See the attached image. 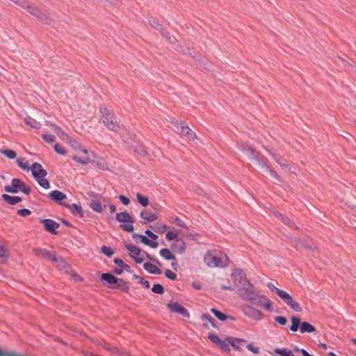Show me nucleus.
<instances>
[{
	"instance_id": "1",
	"label": "nucleus",
	"mask_w": 356,
	"mask_h": 356,
	"mask_svg": "<svg viewBox=\"0 0 356 356\" xmlns=\"http://www.w3.org/2000/svg\"><path fill=\"white\" fill-rule=\"evenodd\" d=\"M206 264L211 268H225L229 265V258L227 255L217 256L212 252H208L204 257Z\"/></svg>"
},
{
	"instance_id": "2",
	"label": "nucleus",
	"mask_w": 356,
	"mask_h": 356,
	"mask_svg": "<svg viewBox=\"0 0 356 356\" xmlns=\"http://www.w3.org/2000/svg\"><path fill=\"white\" fill-rule=\"evenodd\" d=\"M241 149L250 159L256 161L264 171L266 172V167H270V165L266 158L261 156L260 154L250 145H243Z\"/></svg>"
},
{
	"instance_id": "3",
	"label": "nucleus",
	"mask_w": 356,
	"mask_h": 356,
	"mask_svg": "<svg viewBox=\"0 0 356 356\" xmlns=\"http://www.w3.org/2000/svg\"><path fill=\"white\" fill-rule=\"evenodd\" d=\"M298 329L302 334L306 332L311 333L316 330L314 326L308 322L304 321L301 323L300 319L298 317L292 316L290 330L292 332H297Z\"/></svg>"
},
{
	"instance_id": "4",
	"label": "nucleus",
	"mask_w": 356,
	"mask_h": 356,
	"mask_svg": "<svg viewBox=\"0 0 356 356\" xmlns=\"http://www.w3.org/2000/svg\"><path fill=\"white\" fill-rule=\"evenodd\" d=\"M125 248L129 252V256L137 263V264H141L145 261V257L144 254L150 260L153 259L151 258V257L149 255L148 253L144 252L142 253V250L138 247L131 244L127 243L125 245Z\"/></svg>"
},
{
	"instance_id": "5",
	"label": "nucleus",
	"mask_w": 356,
	"mask_h": 356,
	"mask_svg": "<svg viewBox=\"0 0 356 356\" xmlns=\"http://www.w3.org/2000/svg\"><path fill=\"white\" fill-rule=\"evenodd\" d=\"M4 189L7 193H16L19 191H22L26 195H29L31 193L30 188L27 187L22 181L17 178L12 180L11 186H6Z\"/></svg>"
},
{
	"instance_id": "6",
	"label": "nucleus",
	"mask_w": 356,
	"mask_h": 356,
	"mask_svg": "<svg viewBox=\"0 0 356 356\" xmlns=\"http://www.w3.org/2000/svg\"><path fill=\"white\" fill-rule=\"evenodd\" d=\"M116 220L120 222H124L120 225V227L127 232H131L134 230V220L127 211L120 212L116 214Z\"/></svg>"
},
{
	"instance_id": "7",
	"label": "nucleus",
	"mask_w": 356,
	"mask_h": 356,
	"mask_svg": "<svg viewBox=\"0 0 356 356\" xmlns=\"http://www.w3.org/2000/svg\"><path fill=\"white\" fill-rule=\"evenodd\" d=\"M277 296L286 304L291 309L296 312H300L302 310L300 305L298 302L294 300L292 296L287 292L283 290L277 291Z\"/></svg>"
},
{
	"instance_id": "8",
	"label": "nucleus",
	"mask_w": 356,
	"mask_h": 356,
	"mask_svg": "<svg viewBox=\"0 0 356 356\" xmlns=\"http://www.w3.org/2000/svg\"><path fill=\"white\" fill-rule=\"evenodd\" d=\"M249 301L252 305L262 307L268 311L272 310V302L266 296H260L254 293Z\"/></svg>"
},
{
	"instance_id": "9",
	"label": "nucleus",
	"mask_w": 356,
	"mask_h": 356,
	"mask_svg": "<svg viewBox=\"0 0 356 356\" xmlns=\"http://www.w3.org/2000/svg\"><path fill=\"white\" fill-rule=\"evenodd\" d=\"M254 293V286L250 281L246 282L245 284L239 286L238 289V296L245 300L249 301Z\"/></svg>"
},
{
	"instance_id": "10",
	"label": "nucleus",
	"mask_w": 356,
	"mask_h": 356,
	"mask_svg": "<svg viewBox=\"0 0 356 356\" xmlns=\"http://www.w3.org/2000/svg\"><path fill=\"white\" fill-rule=\"evenodd\" d=\"M172 123L176 126L177 131L186 136L188 139L193 140L196 138L195 133L188 127L186 122H179L177 120H175Z\"/></svg>"
},
{
	"instance_id": "11",
	"label": "nucleus",
	"mask_w": 356,
	"mask_h": 356,
	"mask_svg": "<svg viewBox=\"0 0 356 356\" xmlns=\"http://www.w3.org/2000/svg\"><path fill=\"white\" fill-rule=\"evenodd\" d=\"M231 277L233 280L234 284L239 287L245 284L249 280L246 278V275L241 269H235L232 271Z\"/></svg>"
},
{
	"instance_id": "12",
	"label": "nucleus",
	"mask_w": 356,
	"mask_h": 356,
	"mask_svg": "<svg viewBox=\"0 0 356 356\" xmlns=\"http://www.w3.org/2000/svg\"><path fill=\"white\" fill-rule=\"evenodd\" d=\"M242 309L245 316L253 320L259 321L263 318V314L250 305H243Z\"/></svg>"
},
{
	"instance_id": "13",
	"label": "nucleus",
	"mask_w": 356,
	"mask_h": 356,
	"mask_svg": "<svg viewBox=\"0 0 356 356\" xmlns=\"http://www.w3.org/2000/svg\"><path fill=\"white\" fill-rule=\"evenodd\" d=\"M49 197L52 200H54V202L58 203L59 204H60L62 206H64L65 207H70V204L63 202V200L67 199V196L65 194H64L63 193H62L60 191L55 190V191H51L49 194Z\"/></svg>"
},
{
	"instance_id": "14",
	"label": "nucleus",
	"mask_w": 356,
	"mask_h": 356,
	"mask_svg": "<svg viewBox=\"0 0 356 356\" xmlns=\"http://www.w3.org/2000/svg\"><path fill=\"white\" fill-rule=\"evenodd\" d=\"M30 170L32 172V175L35 179L41 177H45L47 175V172L42 168V166L38 163H33L30 166Z\"/></svg>"
},
{
	"instance_id": "15",
	"label": "nucleus",
	"mask_w": 356,
	"mask_h": 356,
	"mask_svg": "<svg viewBox=\"0 0 356 356\" xmlns=\"http://www.w3.org/2000/svg\"><path fill=\"white\" fill-rule=\"evenodd\" d=\"M102 122L109 130L116 132L120 128V124L114 115L108 118L103 119Z\"/></svg>"
},
{
	"instance_id": "16",
	"label": "nucleus",
	"mask_w": 356,
	"mask_h": 356,
	"mask_svg": "<svg viewBox=\"0 0 356 356\" xmlns=\"http://www.w3.org/2000/svg\"><path fill=\"white\" fill-rule=\"evenodd\" d=\"M168 307L172 312L177 313V314H179L182 315L184 317H188L189 316V313L188 312V311L183 306H181L179 303H178L177 302H169L168 304Z\"/></svg>"
},
{
	"instance_id": "17",
	"label": "nucleus",
	"mask_w": 356,
	"mask_h": 356,
	"mask_svg": "<svg viewBox=\"0 0 356 356\" xmlns=\"http://www.w3.org/2000/svg\"><path fill=\"white\" fill-rule=\"evenodd\" d=\"M41 222L43 224L44 229L51 234H56V229L60 227L58 222L51 219H44Z\"/></svg>"
},
{
	"instance_id": "18",
	"label": "nucleus",
	"mask_w": 356,
	"mask_h": 356,
	"mask_svg": "<svg viewBox=\"0 0 356 356\" xmlns=\"http://www.w3.org/2000/svg\"><path fill=\"white\" fill-rule=\"evenodd\" d=\"M101 280L105 281L106 283H103L105 286H115L118 280V278L111 275V273H103L101 276Z\"/></svg>"
},
{
	"instance_id": "19",
	"label": "nucleus",
	"mask_w": 356,
	"mask_h": 356,
	"mask_svg": "<svg viewBox=\"0 0 356 356\" xmlns=\"http://www.w3.org/2000/svg\"><path fill=\"white\" fill-rule=\"evenodd\" d=\"M171 248L175 252L182 254L186 249V243L182 239H177L172 245Z\"/></svg>"
},
{
	"instance_id": "20",
	"label": "nucleus",
	"mask_w": 356,
	"mask_h": 356,
	"mask_svg": "<svg viewBox=\"0 0 356 356\" xmlns=\"http://www.w3.org/2000/svg\"><path fill=\"white\" fill-rule=\"evenodd\" d=\"M140 216L145 222H153L158 218V216L156 213H152L147 209L143 210Z\"/></svg>"
},
{
	"instance_id": "21",
	"label": "nucleus",
	"mask_w": 356,
	"mask_h": 356,
	"mask_svg": "<svg viewBox=\"0 0 356 356\" xmlns=\"http://www.w3.org/2000/svg\"><path fill=\"white\" fill-rule=\"evenodd\" d=\"M33 252L37 257H42L44 259H49L51 261L54 254H52L51 252L42 248H35L33 250Z\"/></svg>"
},
{
	"instance_id": "22",
	"label": "nucleus",
	"mask_w": 356,
	"mask_h": 356,
	"mask_svg": "<svg viewBox=\"0 0 356 356\" xmlns=\"http://www.w3.org/2000/svg\"><path fill=\"white\" fill-rule=\"evenodd\" d=\"M82 152L84 154L83 156H79L74 155L72 158L74 161H75L79 163L85 165V164L88 163L90 162V159L89 156L88 155V150L83 149Z\"/></svg>"
},
{
	"instance_id": "23",
	"label": "nucleus",
	"mask_w": 356,
	"mask_h": 356,
	"mask_svg": "<svg viewBox=\"0 0 356 356\" xmlns=\"http://www.w3.org/2000/svg\"><path fill=\"white\" fill-rule=\"evenodd\" d=\"M143 268L145 270H147L150 274L154 275H161V270L157 268L155 265L152 264L149 262H146L143 265Z\"/></svg>"
},
{
	"instance_id": "24",
	"label": "nucleus",
	"mask_w": 356,
	"mask_h": 356,
	"mask_svg": "<svg viewBox=\"0 0 356 356\" xmlns=\"http://www.w3.org/2000/svg\"><path fill=\"white\" fill-rule=\"evenodd\" d=\"M108 288L118 289L123 292H128L129 287L127 283L122 279H118L115 286H107Z\"/></svg>"
},
{
	"instance_id": "25",
	"label": "nucleus",
	"mask_w": 356,
	"mask_h": 356,
	"mask_svg": "<svg viewBox=\"0 0 356 356\" xmlns=\"http://www.w3.org/2000/svg\"><path fill=\"white\" fill-rule=\"evenodd\" d=\"M2 199L10 205H15V204L22 202V198L20 197H18V196L13 197L9 195H7V194H3L2 195Z\"/></svg>"
},
{
	"instance_id": "26",
	"label": "nucleus",
	"mask_w": 356,
	"mask_h": 356,
	"mask_svg": "<svg viewBox=\"0 0 356 356\" xmlns=\"http://www.w3.org/2000/svg\"><path fill=\"white\" fill-rule=\"evenodd\" d=\"M51 261L59 269H64L66 267V263L63 258L60 256L54 254Z\"/></svg>"
},
{
	"instance_id": "27",
	"label": "nucleus",
	"mask_w": 356,
	"mask_h": 356,
	"mask_svg": "<svg viewBox=\"0 0 356 356\" xmlns=\"http://www.w3.org/2000/svg\"><path fill=\"white\" fill-rule=\"evenodd\" d=\"M273 158L275 159V161L277 162L278 165H280L283 168H289V165L286 163V161L278 154L274 153V152H270Z\"/></svg>"
},
{
	"instance_id": "28",
	"label": "nucleus",
	"mask_w": 356,
	"mask_h": 356,
	"mask_svg": "<svg viewBox=\"0 0 356 356\" xmlns=\"http://www.w3.org/2000/svg\"><path fill=\"white\" fill-rule=\"evenodd\" d=\"M24 122L33 129H40L41 128V124L31 117L26 118L24 119Z\"/></svg>"
},
{
	"instance_id": "29",
	"label": "nucleus",
	"mask_w": 356,
	"mask_h": 356,
	"mask_svg": "<svg viewBox=\"0 0 356 356\" xmlns=\"http://www.w3.org/2000/svg\"><path fill=\"white\" fill-rule=\"evenodd\" d=\"M245 342L246 341L243 339L229 337V343L231 346L236 350H241L240 346L244 344Z\"/></svg>"
},
{
	"instance_id": "30",
	"label": "nucleus",
	"mask_w": 356,
	"mask_h": 356,
	"mask_svg": "<svg viewBox=\"0 0 356 356\" xmlns=\"http://www.w3.org/2000/svg\"><path fill=\"white\" fill-rule=\"evenodd\" d=\"M100 113L102 115V120L108 118L114 115L113 111L105 105H103L100 107Z\"/></svg>"
},
{
	"instance_id": "31",
	"label": "nucleus",
	"mask_w": 356,
	"mask_h": 356,
	"mask_svg": "<svg viewBox=\"0 0 356 356\" xmlns=\"http://www.w3.org/2000/svg\"><path fill=\"white\" fill-rule=\"evenodd\" d=\"M160 254L162 257L165 259L166 260H172L175 259V257L168 248H163L160 250Z\"/></svg>"
},
{
	"instance_id": "32",
	"label": "nucleus",
	"mask_w": 356,
	"mask_h": 356,
	"mask_svg": "<svg viewBox=\"0 0 356 356\" xmlns=\"http://www.w3.org/2000/svg\"><path fill=\"white\" fill-rule=\"evenodd\" d=\"M54 127V131L55 133L64 141H67L69 139L68 135L65 133L59 127L51 124Z\"/></svg>"
},
{
	"instance_id": "33",
	"label": "nucleus",
	"mask_w": 356,
	"mask_h": 356,
	"mask_svg": "<svg viewBox=\"0 0 356 356\" xmlns=\"http://www.w3.org/2000/svg\"><path fill=\"white\" fill-rule=\"evenodd\" d=\"M275 215L276 216V217L280 219L284 224L288 225L289 227H293V222L291 221V220L286 217V216H284L282 213H278V212H276L275 213Z\"/></svg>"
},
{
	"instance_id": "34",
	"label": "nucleus",
	"mask_w": 356,
	"mask_h": 356,
	"mask_svg": "<svg viewBox=\"0 0 356 356\" xmlns=\"http://www.w3.org/2000/svg\"><path fill=\"white\" fill-rule=\"evenodd\" d=\"M114 263L121 269L124 270L127 272H131V268L129 265L125 264L121 259H115Z\"/></svg>"
},
{
	"instance_id": "35",
	"label": "nucleus",
	"mask_w": 356,
	"mask_h": 356,
	"mask_svg": "<svg viewBox=\"0 0 356 356\" xmlns=\"http://www.w3.org/2000/svg\"><path fill=\"white\" fill-rule=\"evenodd\" d=\"M90 207L92 209V210H94L95 211H97V212H102V204L101 202L99 201V200H92L91 202H90Z\"/></svg>"
},
{
	"instance_id": "36",
	"label": "nucleus",
	"mask_w": 356,
	"mask_h": 356,
	"mask_svg": "<svg viewBox=\"0 0 356 356\" xmlns=\"http://www.w3.org/2000/svg\"><path fill=\"white\" fill-rule=\"evenodd\" d=\"M211 312L215 315L216 318L222 321H225L228 318V316L225 314L217 310L216 309L213 308L211 309Z\"/></svg>"
},
{
	"instance_id": "37",
	"label": "nucleus",
	"mask_w": 356,
	"mask_h": 356,
	"mask_svg": "<svg viewBox=\"0 0 356 356\" xmlns=\"http://www.w3.org/2000/svg\"><path fill=\"white\" fill-rule=\"evenodd\" d=\"M132 236L136 243L140 241L141 243L146 245V243H148L149 242V238H147L145 236L134 233L133 234Z\"/></svg>"
},
{
	"instance_id": "38",
	"label": "nucleus",
	"mask_w": 356,
	"mask_h": 356,
	"mask_svg": "<svg viewBox=\"0 0 356 356\" xmlns=\"http://www.w3.org/2000/svg\"><path fill=\"white\" fill-rule=\"evenodd\" d=\"M229 346H231L229 343V337L227 338L225 340H222L221 342L219 343L218 346L220 347L222 350H223L225 352H229L230 348Z\"/></svg>"
},
{
	"instance_id": "39",
	"label": "nucleus",
	"mask_w": 356,
	"mask_h": 356,
	"mask_svg": "<svg viewBox=\"0 0 356 356\" xmlns=\"http://www.w3.org/2000/svg\"><path fill=\"white\" fill-rule=\"evenodd\" d=\"M275 352L281 356H294L293 352L286 348H276Z\"/></svg>"
},
{
	"instance_id": "40",
	"label": "nucleus",
	"mask_w": 356,
	"mask_h": 356,
	"mask_svg": "<svg viewBox=\"0 0 356 356\" xmlns=\"http://www.w3.org/2000/svg\"><path fill=\"white\" fill-rule=\"evenodd\" d=\"M134 278L138 282L140 283V284H142V286L146 289H149L150 285H149V282L147 281V280H144L142 277L139 276V275H134Z\"/></svg>"
},
{
	"instance_id": "41",
	"label": "nucleus",
	"mask_w": 356,
	"mask_h": 356,
	"mask_svg": "<svg viewBox=\"0 0 356 356\" xmlns=\"http://www.w3.org/2000/svg\"><path fill=\"white\" fill-rule=\"evenodd\" d=\"M266 172H268L270 175L277 181V183L282 182V179L280 175L275 171L271 169L270 167H266Z\"/></svg>"
},
{
	"instance_id": "42",
	"label": "nucleus",
	"mask_w": 356,
	"mask_h": 356,
	"mask_svg": "<svg viewBox=\"0 0 356 356\" xmlns=\"http://www.w3.org/2000/svg\"><path fill=\"white\" fill-rule=\"evenodd\" d=\"M72 213L74 215H77V214H79L81 215V216H83L82 214V208L77 205L76 204H73L72 205H70V207H68Z\"/></svg>"
},
{
	"instance_id": "43",
	"label": "nucleus",
	"mask_w": 356,
	"mask_h": 356,
	"mask_svg": "<svg viewBox=\"0 0 356 356\" xmlns=\"http://www.w3.org/2000/svg\"><path fill=\"white\" fill-rule=\"evenodd\" d=\"M161 33L171 44H175V42L177 41L176 38L174 36L170 35V33L166 31H165V30H161Z\"/></svg>"
},
{
	"instance_id": "44",
	"label": "nucleus",
	"mask_w": 356,
	"mask_h": 356,
	"mask_svg": "<svg viewBox=\"0 0 356 356\" xmlns=\"http://www.w3.org/2000/svg\"><path fill=\"white\" fill-rule=\"evenodd\" d=\"M136 197L138 202L143 207H146L149 204V200L147 197L140 195V193L136 194Z\"/></svg>"
},
{
	"instance_id": "45",
	"label": "nucleus",
	"mask_w": 356,
	"mask_h": 356,
	"mask_svg": "<svg viewBox=\"0 0 356 356\" xmlns=\"http://www.w3.org/2000/svg\"><path fill=\"white\" fill-rule=\"evenodd\" d=\"M2 154L8 157V159H13L16 157L17 153L12 149H3L1 152Z\"/></svg>"
},
{
	"instance_id": "46",
	"label": "nucleus",
	"mask_w": 356,
	"mask_h": 356,
	"mask_svg": "<svg viewBox=\"0 0 356 356\" xmlns=\"http://www.w3.org/2000/svg\"><path fill=\"white\" fill-rule=\"evenodd\" d=\"M35 179L37 180L39 185L42 188L47 189L50 187V184L49 181L44 179V177H41Z\"/></svg>"
},
{
	"instance_id": "47",
	"label": "nucleus",
	"mask_w": 356,
	"mask_h": 356,
	"mask_svg": "<svg viewBox=\"0 0 356 356\" xmlns=\"http://www.w3.org/2000/svg\"><path fill=\"white\" fill-rule=\"evenodd\" d=\"M152 291L157 294H163L164 293L163 286L160 284H154Z\"/></svg>"
},
{
	"instance_id": "48",
	"label": "nucleus",
	"mask_w": 356,
	"mask_h": 356,
	"mask_svg": "<svg viewBox=\"0 0 356 356\" xmlns=\"http://www.w3.org/2000/svg\"><path fill=\"white\" fill-rule=\"evenodd\" d=\"M150 227L154 229L155 232H161V233H163L166 229H167V225H163V224H157L156 225H154V226H150Z\"/></svg>"
},
{
	"instance_id": "49",
	"label": "nucleus",
	"mask_w": 356,
	"mask_h": 356,
	"mask_svg": "<svg viewBox=\"0 0 356 356\" xmlns=\"http://www.w3.org/2000/svg\"><path fill=\"white\" fill-rule=\"evenodd\" d=\"M24 158H18L17 159V163L18 165L24 170H30V166H29L26 163H24Z\"/></svg>"
},
{
	"instance_id": "50",
	"label": "nucleus",
	"mask_w": 356,
	"mask_h": 356,
	"mask_svg": "<svg viewBox=\"0 0 356 356\" xmlns=\"http://www.w3.org/2000/svg\"><path fill=\"white\" fill-rule=\"evenodd\" d=\"M102 252L108 257L114 254L113 250L110 247L106 245L102 247Z\"/></svg>"
},
{
	"instance_id": "51",
	"label": "nucleus",
	"mask_w": 356,
	"mask_h": 356,
	"mask_svg": "<svg viewBox=\"0 0 356 356\" xmlns=\"http://www.w3.org/2000/svg\"><path fill=\"white\" fill-rule=\"evenodd\" d=\"M208 338L215 344L219 345V343L221 342V339L215 334L213 333H209L208 335Z\"/></svg>"
},
{
	"instance_id": "52",
	"label": "nucleus",
	"mask_w": 356,
	"mask_h": 356,
	"mask_svg": "<svg viewBox=\"0 0 356 356\" xmlns=\"http://www.w3.org/2000/svg\"><path fill=\"white\" fill-rule=\"evenodd\" d=\"M180 232V231L177 232H168L166 233V238L168 240V241H173V240H177L178 239L177 237H178V233Z\"/></svg>"
},
{
	"instance_id": "53",
	"label": "nucleus",
	"mask_w": 356,
	"mask_h": 356,
	"mask_svg": "<svg viewBox=\"0 0 356 356\" xmlns=\"http://www.w3.org/2000/svg\"><path fill=\"white\" fill-rule=\"evenodd\" d=\"M201 318L202 321H204V320L208 321L212 325L213 327H216V325L214 323L215 320L212 317H211L209 314H202L201 316Z\"/></svg>"
},
{
	"instance_id": "54",
	"label": "nucleus",
	"mask_w": 356,
	"mask_h": 356,
	"mask_svg": "<svg viewBox=\"0 0 356 356\" xmlns=\"http://www.w3.org/2000/svg\"><path fill=\"white\" fill-rule=\"evenodd\" d=\"M274 320L276 323H279L281 325H284L287 323V320L284 316H278L274 318Z\"/></svg>"
},
{
	"instance_id": "55",
	"label": "nucleus",
	"mask_w": 356,
	"mask_h": 356,
	"mask_svg": "<svg viewBox=\"0 0 356 356\" xmlns=\"http://www.w3.org/2000/svg\"><path fill=\"white\" fill-rule=\"evenodd\" d=\"M0 257L2 258L3 261L8 258L7 250L1 243H0Z\"/></svg>"
},
{
	"instance_id": "56",
	"label": "nucleus",
	"mask_w": 356,
	"mask_h": 356,
	"mask_svg": "<svg viewBox=\"0 0 356 356\" xmlns=\"http://www.w3.org/2000/svg\"><path fill=\"white\" fill-rule=\"evenodd\" d=\"M151 26L157 29L158 31H159L161 32V30H164L163 29H162L161 27V25L159 24V21L156 19H152L150 22H149Z\"/></svg>"
},
{
	"instance_id": "57",
	"label": "nucleus",
	"mask_w": 356,
	"mask_h": 356,
	"mask_svg": "<svg viewBox=\"0 0 356 356\" xmlns=\"http://www.w3.org/2000/svg\"><path fill=\"white\" fill-rule=\"evenodd\" d=\"M42 138L48 143H51L56 140V138L54 135L47 134L42 136Z\"/></svg>"
},
{
	"instance_id": "58",
	"label": "nucleus",
	"mask_w": 356,
	"mask_h": 356,
	"mask_svg": "<svg viewBox=\"0 0 356 356\" xmlns=\"http://www.w3.org/2000/svg\"><path fill=\"white\" fill-rule=\"evenodd\" d=\"M54 150L60 154L65 155L67 153V151L59 144H56L54 145Z\"/></svg>"
},
{
	"instance_id": "59",
	"label": "nucleus",
	"mask_w": 356,
	"mask_h": 356,
	"mask_svg": "<svg viewBox=\"0 0 356 356\" xmlns=\"http://www.w3.org/2000/svg\"><path fill=\"white\" fill-rule=\"evenodd\" d=\"M293 243L296 248H300L303 247L311 248L310 247L305 245V243L302 241H301L299 238H296L293 241Z\"/></svg>"
},
{
	"instance_id": "60",
	"label": "nucleus",
	"mask_w": 356,
	"mask_h": 356,
	"mask_svg": "<svg viewBox=\"0 0 356 356\" xmlns=\"http://www.w3.org/2000/svg\"><path fill=\"white\" fill-rule=\"evenodd\" d=\"M174 222L176 223L177 225H178L182 228L188 229V227L186 225V223L184 221H182L181 219H179V218H176L174 220Z\"/></svg>"
},
{
	"instance_id": "61",
	"label": "nucleus",
	"mask_w": 356,
	"mask_h": 356,
	"mask_svg": "<svg viewBox=\"0 0 356 356\" xmlns=\"http://www.w3.org/2000/svg\"><path fill=\"white\" fill-rule=\"evenodd\" d=\"M165 275L172 280H175L177 278V275L168 269L165 271Z\"/></svg>"
},
{
	"instance_id": "62",
	"label": "nucleus",
	"mask_w": 356,
	"mask_h": 356,
	"mask_svg": "<svg viewBox=\"0 0 356 356\" xmlns=\"http://www.w3.org/2000/svg\"><path fill=\"white\" fill-rule=\"evenodd\" d=\"M17 213L21 216H26L31 213V211L27 209H19Z\"/></svg>"
},
{
	"instance_id": "63",
	"label": "nucleus",
	"mask_w": 356,
	"mask_h": 356,
	"mask_svg": "<svg viewBox=\"0 0 356 356\" xmlns=\"http://www.w3.org/2000/svg\"><path fill=\"white\" fill-rule=\"evenodd\" d=\"M247 348L254 354H258L259 352V348L254 347L252 344H248Z\"/></svg>"
},
{
	"instance_id": "64",
	"label": "nucleus",
	"mask_w": 356,
	"mask_h": 356,
	"mask_svg": "<svg viewBox=\"0 0 356 356\" xmlns=\"http://www.w3.org/2000/svg\"><path fill=\"white\" fill-rule=\"evenodd\" d=\"M120 200L122 202V203L124 205H128L130 202V200L128 197L124 196V195H120L119 196Z\"/></svg>"
}]
</instances>
